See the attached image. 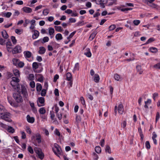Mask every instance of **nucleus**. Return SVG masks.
I'll return each mask as SVG.
<instances>
[{
    "instance_id": "26",
    "label": "nucleus",
    "mask_w": 160,
    "mask_h": 160,
    "mask_svg": "<svg viewBox=\"0 0 160 160\" xmlns=\"http://www.w3.org/2000/svg\"><path fill=\"white\" fill-rule=\"evenodd\" d=\"M136 69L137 71L140 74H142L143 72V71L142 69L141 66L140 65H138L136 67Z\"/></svg>"
},
{
    "instance_id": "59",
    "label": "nucleus",
    "mask_w": 160,
    "mask_h": 160,
    "mask_svg": "<svg viewBox=\"0 0 160 160\" xmlns=\"http://www.w3.org/2000/svg\"><path fill=\"white\" fill-rule=\"evenodd\" d=\"M86 96L90 100H93V96L91 95L90 94H89V93H88L87 95H86Z\"/></svg>"
},
{
    "instance_id": "27",
    "label": "nucleus",
    "mask_w": 160,
    "mask_h": 160,
    "mask_svg": "<svg viewBox=\"0 0 160 160\" xmlns=\"http://www.w3.org/2000/svg\"><path fill=\"white\" fill-rule=\"evenodd\" d=\"M46 110L44 107L40 108L39 110V113L41 114H44L46 113Z\"/></svg>"
},
{
    "instance_id": "15",
    "label": "nucleus",
    "mask_w": 160,
    "mask_h": 160,
    "mask_svg": "<svg viewBox=\"0 0 160 160\" xmlns=\"http://www.w3.org/2000/svg\"><path fill=\"white\" fill-rule=\"evenodd\" d=\"M26 118L27 121L28 122L32 123L34 122L35 119L33 117H31L28 115H27Z\"/></svg>"
},
{
    "instance_id": "19",
    "label": "nucleus",
    "mask_w": 160,
    "mask_h": 160,
    "mask_svg": "<svg viewBox=\"0 0 160 160\" xmlns=\"http://www.w3.org/2000/svg\"><path fill=\"white\" fill-rule=\"evenodd\" d=\"M13 73L16 77L19 78L20 77V72L17 69H14L13 71Z\"/></svg>"
},
{
    "instance_id": "7",
    "label": "nucleus",
    "mask_w": 160,
    "mask_h": 160,
    "mask_svg": "<svg viewBox=\"0 0 160 160\" xmlns=\"http://www.w3.org/2000/svg\"><path fill=\"white\" fill-rule=\"evenodd\" d=\"M35 138L38 143H40L41 142V136L39 133H37L35 135H33L31 137V139L34 141Z\"/></svg>"
},
{
    "instance_id": "64",
    "label": "nucleus",
    "mask_w": 160,
    "mask_h": 160,
    "mask_svg": "<svg viewBox=\"0 0 160 160\" xmlns=\"http://www.w3.org/2000/svg\"><path fill=\"white\" fill-rule=\"evenodd\" d=\"M26 131L29 134H31L32 133V131L31 129L28 127H27L26 128Z\"/></svg>"
},
{
    "instance_id": "5",
    "label": "nucleus",
    "mask_w": 160,
    "mask_h": 160,
    "mask_svg": "<svg viewBox=\"0 0 160 160\" xmlns=\"http://www.w3.org/2000/svg\"><path fill=\"white\" fill-rule=\"evenodd\" d=\"M117 111H118L119 113L121 114H122L124 112V108L123 105L122 104H120L118 107L117 106H116L115 107V115L117 113Z\"/></svg>"
},
{
    "instance_id": "34",
    "label": "nucleus",
    "mask_w": 160,
    "mask_h": 160,
    "mask_svg": "<svg viewBox=\"0 0 160 160\" xmlns=\"http://www.w3.org/2000/svg\"><path fill=\"white\" fill-rule=\"evenodd\" d=\"M8 131L10 133H12L15 132L14 129L11 126H8L7 129Z\"/></svg>"
},
{
    "instance_id": "3",
    "label": "nucleus",
    "mask_w": 160,
    "mask_h": 160,
    "mask_svg": "<svg viewBox=\"0 0 160 160\" xmlns=\"http://www.w3.org/2000/svg\"><path fill=\"white\" fill-rule=\"evenodd\" d=\"M17 92L19 94H22L23 96L25 98H27L28 97V95L27 90L24 86L22 85L21 86V89H18Z\"/></svg>"
},
{
    "instance_id": "47",
    "label": "nucleus",
    "mask_w": 160,
    "mask_h": 160,
    "mask_svg": "<svg viewBox=\"0 0 160 160\" xmlns=\"http://www.w3.org/2000/svg\"><path fill=\"white\" fill-rule=\"evenodd\" d=\"M155 40V39L153 38H149L146 43V44H148Z\"/></svg>"
},
{
    "instance_id": "37",
    "label": "nucleus",
    "mask_w": 160,
    "mask_h": 160,
    "mask_svg": "<svg viewBox=\"0 0 160 160\" xmlns=\"http://www.w3.org/2000/svg\"><path fill=\"white\" fill-rule=\"evenodd\" d=\"M105 152H106L108 153L109 154L111 153V148L108 145L106 146L105 148Z\"/></svg>"
},
{
    "instance_id": "55",
    "label": "nucleus",
    "mask_w": 160,
    "mask_h": 160,
    "mask_svg": "<svg viewBox=\"0 0 160 160\" xmlns=\"http://www.w3.org/2000/svg\"><path fill=\"white\" fill-rule=\"evenodd\" d=\"M145 146L146 148L148 149H149L150 148V145L149 142L148 141H147L145 142Z\"/></svg>"
},
{
    "instance_id": "29",
    "label": "nucleus",
    "mask_w": 160,
    "mask_h": 160,
    "mask_svg": "<svg viewBox=\"0 0 160 160\" xmlns=\"http://www.w3.org/2000/svg\"><path fill=\"white\" fill-rule=\"evenodd\" d=\"M48 31L49 35H53L55 32L54 29L52 27H50L48 28Z\"/></svg>"
},
{
    "instance_id": "30",
    "label": "nucleus",
    "mask_w": 160,
    "mask_h": 160,
    "mask_svg": "<svg viewBox=\"0 0 160 160\" xmlns=\"http://www.w3.org/2000/svg\"><path fill=\"white\" fill-rule=\"evenodd\" d=\"M67 80L68 81H71L72 79V76L71 73L68 72L66 75Z\"/></svg>"
},
{
    "instance_id": "28",
    "label": "nucleus",
    "mask_w": 160,
    "mask_h": 160,
    "mask_svg": "<svg viewBox=\"0 0 160 160\" xmlns=\"http://www.w3.org/2000/svg\"><path fill=\"white\" fill-rule=\"evenodd\" d=\"M149 50L152 53H156L158 51L157 48L155 47H151L149 48Z\"/></svg>"
},
{
    "instance_id": "25",
    "label": "nucleus",
    "mask_w": 160,
    "mask_h": 160,
    "mask_svg": "<svg viewBox=\"0 0 160 160\" xmlns=\"http://www.w3.org/2000/svg\"><path fill=\"white\" fill-rule=\"evenodd\" d=\"M79 66L78 63H77L75 64L73 69V72H74L76 71H78L79 70Z\"/></svg>"
},
{
    "instance_id": "61",
    "label": "nucleus",
    "mask_w": 160,
    "mask_h": 160,
    "mask_svg": "<svg viewBox=\"0 0 160 160\" xmlns=\"http://www.w3.org/2000/svg\"><path fill=\"white\" fill-rule=\"evenodd\" d=\"M127 122L126 121H124L121 124V127L123 128H125L126 126Z\"/></svg>"
},
{
    "instance_id": "14",
    "label": "nucleus",
    "mask_w": 160,
    "mask_h": 160,
    "mask_svg": "<svg viewBox=\"0 0 160 160\" xmlns=\"http://www.w3.org/2000/svg\"><path fill=\"white\" fill-rule=\"evenodd\" d=\"M84 54L88 57H91L92 54L90 49L89 48H87L85 50Z\"/></svg>"
},
{
    "instance_id": "39",
    "label": "nucleus",
    "mask_w": 160,
    "mask_h": 160,
    "mask_svg": "<svg viewBox=\"0 0 160 160\" xmlns=\"http://www.w3.org/2000/svg\"><path fill=\"white\" fill-rule=\"evenodd\" d=\"M42 89V86L41 84L39 83H37L36 84V89L38 91H40Z\"/></svg>"
},
{
    "instance_id": "6",
    "label": "nucleus",
    "mask_w": 160,
    "mask_h": 160,
    "mask_svg": "<svg viewBox=\"0 0 160 160\" xmlns=\"http://www.w3.org/2000/svg\"><path fill=\"white\" fill-rule=\"evenodd\" d=\"M17 93H15L13 94V97L16 100V101L18 103L21 102H22L23 99L22 96Z\"/></svg>"
},
{
    "instance_id": "48",
    "label": "nucleus",
    "mask_w": 160,
    "mask_h": 160,
    "mask_svg": "<svg viewBox=\"0 0 160 160\" xmlns=\"http://www.w3.org/2000/svg\"><path fill=\"white\" fill-rule=\"evenodd\" d=\"M76 32V31H74L72 32L70 34L69 36L67 37V38L68 39V41H70V38H71L74 36V35L75 33Z\"/></svg>"
},
{
    "instance_id": "50",
    "label": "nucleus",
    "mask_w": 160,
    "mask_h": 160,
    "mask_svg": "<svg viewBox=\"0 0 160 160\" xmlns=\"http://www.w3.org/2000/svg\"><path fill=\"white\" fill-rule=\"evenodd\" d=\"M15 32L18 34H20L23 32V30L22 29H18L15 30Z\"/></svg>"
},
{
    "instance_id": "18",
    "label": "nucleus",
    "mask_w": 160,
    "mask_h": 160,
    "mask_svg": "<svg viewBox=\"0 0 160 160\" xmlns=\"http://www.w3.org/2000/svg\"><path fill=\"white\" fill-rule=\"evenodd\" d=\"M114 78L115 80L117 81H121L122 80V77H121L120 75L117 74H114Z\"/></svg>"
},
{
    "instance_id": "51",
    "label": "nucleus",
    "mask_w": 160,
    "mask_h": 160,
    "mask_svg": "<svg viewBox=\"0 0 160 160\" xmlns=\"http://www.w3.org/2000/svg\"><path fill=\"white\" fill-rule=\"evenodd\" d=\"M28 151L31 154H33L34 152L33 149L32 147L30 146L28 147Z\"/></svg>"
},
{
    "instance_id": "60",
    "label": "nucleus",
    "mask_w": 160,
    "mask_h": 160,
    "mask_svg": "<svg viewBox=\"0 0 160 160\" xmlns=\"http://www.w3.org/2000/svg\"><path fill=\"white\" fill-rule=\"evenodd\" d=\"M46 18L50 22L52 21L54 19V18L53 16H50L47 18Z\"/></svg>"
},
{
    "instance_id": "44",
    "label": "nucleus",
    "mask_w": 160,
    "mask_h": 160,
    "mask_svg": "<svg viewBox=\"0 0 160 160\" xmlns=\"http://www.w3.org/2000/svg\"><path fill=\"white\" fill-rule=\"evenodd\" d=\"M54 28L55 30L58 32H61L63 31V29L61 26H55Z\"/></svg>"
},
{
    "instance_id": "11",
    "label": "nucleus",
    "mask_w": 160,
    "mask_h": 160,
    "mask_svg": "<svg viewBox=\"0 0 160 160\" xmlns=\"http://www.w3.org/2000/svg\"><path fill=\"white\" fill-rule=\"evenodd\" d=\"M7 48L8 51L9 52H11L12 51V45L10 42L8 41L7 42L6 44Z\"/></svg>"
},
{
    "instance_id": "57",
    "label": "nucleus",
    "mask_w": 160,
    "mask_h": 160,
    "mask_svg": "<svg viewBox=\"0 0 160 160\" xmlns=\"http://www.w3.org/2000/svg\"><path fill=\"white\" fill-rule=\"evenodd\" d=\"M11 40H12L13 44H16V43L17 42V40L16 39L15 37L12 36L11 37Z\"/></svg>"
},
{
    "instance_id": "43",
    "label": "nucleus",
    "mask_w": 160,
    "mask_h": 160,
    "mask_svg": "<svg viewBox=\"0 0 160 160\" xmlns=\"http://www.w3.org/2000/svg\"><path fill=\"white\" fill-rule=\"evenodd\" d=\"M24 63L23 62L20 61L16 66L20 68H22L24 66Z\"/></svg>"
},
{
    "instance_id": "22",
    "label": "nucleus",
    "mask_w": 160,
    "mask_h": 160,
    "mask_svg": "<svg viewBox=\"0 0 160 160\" xmlns=\"http://www.w3.org/2000/svg\"><path fill=\"white\" fill-rule=\"evenodd\" d=\"M55 38L57 41L61 40L63 38L62 34L59 33H58L56 35Z\"/></svg>"
},
{
    "instance_id": "23",
    "label": "nucleus",
    "mask_w": 160,
    "mask_h": 160,
    "mask_svg": "<svg viewBox=\"0 0 160 160\" xmlns=\"http://www.w3.org/2000/svg\"><path fill=\"white\" fill-rule=\"evenodd\" d=\"M138 131L139 133V135L141 137V139L142 140H143L144 138L142 132V130L141 128H138Z\"/></svg>"
},
{
    "instance_id": "35",
    "label": "nucleus",
    "mask_w": 160,
    "mask_h": 160,
    "mask_svg": "<svg viewBox=\"0 0 160 160\" xmlns=\"http://www.w3.org/2000/svg\"><path fill=\"white\" fill-rule=\"evenodd\" d=\"M49 12V10L47 9H44L42 11V14L44 16H47Z\"/></svg>"
},
{
    "instance_id": "40",
    "label": "nucleus",
    "mask_w": 160,
    "mask_h": 160,
    "mask_svg": "<svg viewBox=\"0 0 160 160\" xmlns=\"http://www.w3.org/2000/svg\"><path fill=\"white\" fill-rule=\"evenodd\" d=\"M32 66L34 70V69H36L38 68V64L37 62H34L32 63Z\"/></svg>"
},
{
    "instance_id": "16",
    "label": "nucleus",
    "mask_w": 160,
    "mask_h": 160,
    "mask_svg": "<svg viewBox=\"0 0 160 160\" xmlns=\"http://www.w3.org/2000/svg\"><path fill=\"white\" fill-rule=\"evenodd\" d=\"M23 11L27 13H30L32 12V9L29 7H25L22 9Z\"/></svg>"
},
{
    "instance_id": "21",
    "label": "nucleus",
    "mask_w": 160,
    "mask_h": 160,
    "mask_svg": "<svg viewBox=\"0 0 160 160\" xmlns=\"http://www.w3.org/2000/svg\"><path fill=\"white\" fill-rule=\"evenodd\" d=\"M97 32L96 31H94L92 33V34L90 36L89 38V39L91 40H92L97 35Z\"/></svg>"
},
{
    "instance_id": "46",
    "label": "nucleus",
    "mask_w": 160,
    "mask_h": 160,
    "mask_svg": "<svg viewBox=\"0 0 160 160\" xmlns=\"http://www.w3.org/2000/svg\"><path fill=\"white\" fill-rule=\"evenodd\" d=\"M12 15V13L11 12H7L3 13L4 16L6 18H9Z\"/></svg>"
},
{
    "instance_id": "9",
    "label": "nucleus",
    "mask_w": 160,
    "mask_h": 160,
    "mask_svg": "<svg viewBox=\"0 0 160 160\" xmlns=\"http://www.w3.org/2000/svg\"><path fill=\"white\" fill-rule=\"evenodd\" d=\"M44 99L42 97L38 98L37 100L38 105V107L43 106L44 105Z\"/></svg>"
},
{
    "instance_id": "32",
    "label": "nucleus",
    "mask_w": 160,
    "mask_h": 160,
    "mask_svg": "<svg viewBox=\"0 0 160 160\" xmlns=\"http://www.w3.org/2000/svg\"><path fill=\"white\" fill-rule=\"evenodd\" d=\"M37 78H38V81L41 82L43 81V78L42 75L38 74L37 76Z\"/></svg>"
},
{
    "instance_id": "1",
    "label": "nucleus",
    "mask_w": 160,
    "mask_h": 160,
    "mask_svg": "<svg viewBox=\"0 0 160 160\" xmlns=\"http://www.w3.org/2000/svg\"><path fill=\"white\" fill-rule=\"evenodd\" d=\"M52 149L54 153L58 157L61 155L62 153V150L59 146L57 143L54 144V147L52 148Z\"/></svg>"
},
{
    "instance_id": "63",
    "label": "nucleus",
    "mask_w": 160,
    "mask_h": 160,
    "mask_svg": "<svg viewBox=\"0 0 160 160\" xmlns=\"http://www.w3.org/2000/svg\"><path fill=\"white\" fill-rule=\"evenodd\" d=\"M49 38L48 37H44L42 40L43 41V43H45V42H48V41H49Z\"/></svg>"
},
{
    "instance_id": "49",
    "label": "nucleus",
    "mask_w": 160,
    "mask_h": 160,
    "mask_svg": "<svg viewBox=\"0 0 160 160\" xmlns=\"http://www.w3.org/2000/svg\"><path fill=\"white\" fill-rule=\"evenodd\" d=\"M133 23L135 25L138 26L140 23V21L139 20H134L133 21Z\"/></svg>"
},
{
    "instance_id": "36",
    "label": "nucleus",
    "mask_w": 160,
    "mask_h": 160,
    "mask_svg": "<svg viewBox=\"0 0 160 160\" xmlns=\"http://www.w3.org/2000/svg\"><path fill=\"white\" fill-rule=\"evenodd\" d=\"M28 78L29 81L33 80L34 79V74H29L28 77Z\"/></svg>"
},
{
    "instance_id": "54",
    "label": "nucleus",
    "mask_w": 160,
    "mask_h": 160,
    "mask_svg": "<svg viewBox=\"0 0 160 160\" xmlns=\"http://www.w3.org/2000/svg\"><path fill=\"white\" fill-rule=\"evenodd\" d=\"M56 116L59 120H60L62 119V115L61 112H59L56 113Z\"/></svg>"
},
{
    "instance_id": "24",
    "label": "nucleus",
    "mask_w": 160,
    "mask_h": 160,
    "mask_svg": "<svg viewBox=\"0 0 160 160\" xmlns=\"http://www.w3.org/2000/svg\"><path fill=\"white\" fill-rule=\"evenodd\" d=\"M20 60L16 58H14L12 59V62L13 65L17 66Z\"/></svg>"
},
{
    "instance_id": "41",
    "label": "nucleus",
    "mask_w": 160,
    "mask_h": 160,
    "mask_svg": "<svg viewBox=\"0 0 160 160\" xmlns=\"http://www.w3.org/2000/svg\"><path fill=\"white\" fill-rule=\"evenodd\" d=\"M95 150L96 152L98 153H100L101 152V149L100 146H96L95 148Z\"/></svg>"
},
{
    "instance_id": "12",
    "label": "nucleus",
    "mask_w": 160,
    "mask_h": 160,
    "mask_svg": "<svg viewBox=\"0 0 160 160\" xmlns=\"http://www.w3.org/2000/svg\"><path fill=\"white\" fill-rule=\"evenodd\" d=\"M35 22V20L34 19H32L30 21V26L29 27V28L32 31H33L35 28V26L36 25Z\"/></svg>"
},
{
    "instance_id": "53",
    "label": "nucleus",
    "mask_w": 160,
    "mask_h": 160,
    "mask_svg": "<svg viewBox=\"0 0 160 160\" xmlns=\"http://www.w3.org/2000/svg\"><path fill=\"white\" fill-rule=\"evenodd\" d=\"M116 26L115 25L112 24L109 26V30L110 31L113 30L116 28Z\"/></svg>"
},
{
    "instance_id": "38",
    "label": "nucleus",
    "mask_w": 160,
    "mask_h": 160,
    "mask_svg": "<svg viewBox=\"0 0 160 160\" xmlns=\"http://www.w3.org/2000/svg\"><path fill=\"white\" fill-rule=\"evenodd\" d=\"M106 0H97L96 3L98 4H104Z\"/></svg>"
},
{
    "instance_id": "56",
    "label": "nucleus",
    "mask_w": 160,
    "mask_h": 160,
    "mask_svg": "<svg viewBox=\"0 0 160 160\" xmlns=\"http://www.w3.org/2000/svg\"><path fill=\"white\" fill-rule=\"evenodd\" d=\"M69 22L70 23H74L76 22V20L74 18H70L69 19Z\"/></svg>"
},
{
    "instance_id": "42",
    "label": "nucleus",
    "mask_w": 160,
    "mask_h": 160,
    "mask_svg": "<svg viewBox=\"0 0 160 160\" xmlns=\"http://www.w3.org/2000/svg\"><path fill=\"white\" fill-rule=\"evenodd\" d=\"M2 37L5 38H7L8 37V35L5 31H4L2 32Z\"/></svg>"
},
{
    "instance_id": "45",
    "label": "nucleus",
    "mask_w": 160,
    "mask_h": 160,
    "mask_svg": "<svg viewBox=\"0 0 160 160\" xmlns=\"http://www.w3.org/2000/svg\"><path fill=\"white\" fill-rule=\"evenodd\" d=\"M75 119L76 123H77V124H78L81 122V118L80 116L78 115H77Z\"/></svg>"
},
{
    "instance_id": "58",
    "label": "nucleus",
    "mask_w": 160,
    "mask_h": 160,
    "mask_svg": "<svg viewBox=\"0 0 160 160\" xmlns=\"http://www.w3.org/2000/svg\"><path fill=\"white\" fill-rule=\"evenodd\" d=\"M8 101L9 103L12 106H13V107L16 106V104L15 103H13L12 101L10 100L9 99V98H8Z\"/></svg>"
},
{
    "instance_id": "31",
    "label": "nucleus",
    "mask_w": 160,
    "mask_h": 160,
    "mask_svg": "<svg viewBox=\"0 0 160 160\" xmlns=\"http://www.w3.org/2000/svg\"><path fill=\"white\" fill-rule=\"evenodd\" d=\"M99 77L98 74H96L94 75V81L96 82H98L99 81Z\"/></svg>"
},
{
    "instance_id": "8",
    "label": "nucleus",
    "mask_w": 160,
    "mask_h": 160,
    "mask_svg": "<svg viewBox=\"0 0 160 160\" xmlns=\"http://www.w3.org/2000/svg\"><path fill=\"white\" fill-rule=\"evenodd\" d=\"M22 52V48L19 45H17L12 50V53L13 54L20 53Z\"/></svg>"
},
{
    "instance_id": "62",
    "label": "nucleus",
    "mask_w": 160,
    "mask_h": 160,
    "mask_svg": "<svg viewBox=\"0 0 160 160\" xmlns=\"http://www.w3.org/2000/svg\"><path fill=\"white\" fill-rule=\"evenodd\" d=\"M30 85L32 88H34L35 87V82L33 81H31L30 83Z\"/></svg>"
},
{
    "instance_id": "13",
    "label": "nucleus",
    "mask_w": 160,
    "mask_h": 160,
    "mask_svg": "<svg viewBox=\"0 0 160 160\" xmlns=\"http://www.w3.org/2000/svg\"><path fill=\"white\" fill-rule=\"evenodd\" d=\"M34 31V33L32 35V38L33 39L37 38L39 36V32L36 30H33L32 32Z\"/></svg>"
},
{
    "instance_id": "52",
    "label": "nucleus",
    "mask_w": 160,
    "mask_h": 160,
    "mask_svg": "<svg viewBox=\"0 0 160 160\" xmlns=\"http://www.w3.org/2000/svg\"><path fill=\"white\" fill-rule=\"evenodd\" d=\"M50 117L52 120H53L54 117L55 115L53 112V111H50Z\"/></svg>"
},
{
    "instance_id": "4",
    "label": "nucleus",
    "mask_w": 160,
    "mask_h": 160,
    "mask_svg": "<svg viewBox=\"0 0 160 160\" xmlns=\"http://www.w3.org/2000/svg\"><path fill=\"white\" fill-rule=\"evenodd\" d=\"M10 114L8 112L0 113V119L4 120L8 122H11V119L10 118Z\"/></svg>"
},
{
    "instance_id": "20",
    "label": "nucleus",
    "mask_w": 160,
    "mask_h": 160,
    "mask_svg": "<svg viewBox=\"0 0 160 160\" xmlns=\"http://www.w3.org/2000/svg\"><path fill=\"white\" fill-rule=\"evenodd\" d=\"M46 52V49L43 47H40L39 48L38 52L40 54H43Z\"/></svg>"
},
{
    "instance_id": "10",
    "label": "nucleus",
    "mask_w": 160,
    "mask_h": 160,
    "mask_svg": "<svg viewBox=\"0 0 160 160\" xmlns=\"http://www.w3.org/2000/svg\"><path fill=\"white\" fill-rule=\"evenodd\" d=\"M35 152L38 155V157L41 159H42L44 157V155L41 150L36 148L35 149Z\"/></svg>"
},
{
    "instance_id": "17",
    "label": "nucleus",
    "mask_w": 160,
    "mask_h": 160,
    "mask_svg": "<svg viewBox=\"0 0 160 160\" xmlns=\"http://www.w3.org/2000/svg\"><path fill=\"white\" fill-rule=\"evenodd\" d=\"M23 54L26 58H29L31 57L32 53L29 51H25L23 52Z\"/></svg>"
},
{
    "instance_id": "2",
    "label": "nucleus",
    "mask_w": 160,
    "mask_h": 160,
    "mask_svg": "<svg viewBox=\"0 0 160 160\" xmlns=\"http://www.w3.org/2000/svg\"><path fill=\"white\" fill-rule=\"evenodd\" d=\"M20 80L19 78L17 77H12V80L11 81L10 83L12 87L14 88H18V82Z\"/></svg>"
},
{
    "instance_id": "33",
    "label": "nucleus",
    "mask_w": 160,
    "mask_h": 160,
    "mask_svg": "<svg viewBox=\"0 0 160 160\" xmlns=\"http://www.w3.org/2000/svg\"><path fill=\"white\" fill-rule=\"evenodd\" d=\"M152 67L156 69H160V62L153 65Z\"/></svg>"
}]
</instances>
